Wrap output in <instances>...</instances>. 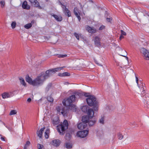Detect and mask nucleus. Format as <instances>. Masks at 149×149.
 Segmentation results:
<instances>
[{
    "mask_svg": "<svg viewBox=\"0 0 149 149\" xmlns=\"http://www.w3.org/2000/svg\"><path fill=\"white\" fill-rule=\"evenodd\" d=\"M56 71V68H54L47 70L45 73H41L40 75L33 80L32 85L34 86H38L42 84L53 73H55Z\"/></svg>",
    "mask_w": 149,
    "mask_h": 149,
    "instance_id": "obj_1",
    "label": "nucleus"
},
{
    "mask_svg": "<svg viewBox=\"0 0 149 149\" xmlns=\"http://www.w3.org/2000/svg\"><path fill=\"white\" fill-rule=\"evenodd\" d=\"M80 94L78 92L75 93L74 95H72L66 100H64L63 101V105L65 106H69V108L72 110H74L76 109V106L72 103L74 102L76 98V96H79Z\"/></svg>",
    "mask_w": 149,
    "mask_h": 149,
    "instance_id": "obj_2",
    "label": "nucleus"
},
{
    "mask_svg": "<svg viewBox=\"0 0 149 149\" xmlns=\"http://www.w3.org/2000/svg\"><path fill=\"white\" fill-rule=\"evenodd\" d=\"M87 104L90 106H93V109L95 111L98 110V102L96 98L94 95H90L89 97L86 99Z\"/></svg>",
    "mask_w": 149,
    "mask_h": 149,
    "instance_id": "obj_3",
    "label": "nucleus"
},
{
    "mask_svg": "<svg viewBox=\"0 0 149 149\" xmlns=\"http://www.w3.org/2000/svg\"><path fill=\"white\" fill-rule=\"evenodd\" d=\"M68 121L65 120L63 123L56 126L57 131L60 134L63 135L65 133V130L68 128Z\"/></svg>",
    "mask_w": 149,
    "mask_h": 149,
    "instance_id": "obj_4",
    "label": "nucleus"
},
{
    "mask_svg": "<svg viewBox=\"0 0 149 149\" xmlns=\"http://www.w3.org/2000/svg\"><path fill=\"white\" fill-rule=\"evenodd\" d=\"M140 52L143 54L145 57L144 58L146 60H149V51L146 49L144 48H141L140 49Z\"/></svg>",
    "mask_w": 149,
    "mask_h": 149,
    "instance_id": "obj_5",
    "label": "nucleus"
},
{
    "mask_svg": "<svg viewBox=\"0 0 149 149\" xmlns=\"http://www.w3.org/2000/svg\"><path fill=\"white\" fill-rule=\"evenodd\" d=\"M88 130H84L83 131H79L77 132V135L80 137L84 138L88 135Z\"/></svg>",
    "mask_w": 149,
    "mask_h": 149,
    "instance_id": "obj_6",
    "label": "nucleus"
},
{
    "mask_svg": "<svg viewBox=\"0 0 149 149\" xmlns=\"http://www.w3.org/2000/svg\"><path fill=\"white\" fill-rule=\"evenodd\" d=\"M93 40L94 41L95 46L99 47L101 46L102 44L100 42L101 39L98 36H95L93 37Z\"/></svg>",
    "mask_w": 149,
    "mask_h": 149,
    "instance_id": "obj_7",
    "label": "nucleus"
},
{
    "mask_svg": "<svg viewBox=\"0 0 149 149\" xmlns=\"http://www.w3.org/2000/svg\"><path fill=\"white\" fill-rule=\"evenodd\" d=\"M85 28L88 32L91 34L95 33L97 31V30L93 27H91L87 25L86 26Z\"/></svg>",
    "mask_w": 149,
    "mask_h": 149,
    "instance_id": "obj_8",
    "label": "nucleus"
},
{
    "mask_svg": "<svg viewBox=\"0 0 149 149\" xmlns=\"http://www.w3.org/2000/svg\"><path fill=\"white\" fill-rule=\"evenodd\" d=\"M73 13L77 17L79 21H80L81 19L80 17V13L77 7H75L74 8Z\"/></svg>",
    "mask_w": 149,
    "mask_h": 149,
    "instance_id": "obj_9",
    "label": "nucleus"
},
{
    "mask_svg": "<svg viewBox=\"0 0 149 149\" xmlns=\"http://www.w3.org/2000/svg\"><path fill=\"white\" fill-rule=\"evenodd\" d=\"M64 7V6H63ZM63 11L66 16H67L68 17H70L71 16V12L68 9L66 8V7H65V8L63 9Z\"/></svg>",
    "mask_w": 149,
    "mask_h": 149,
    "instance_id": "obj_10",
    "label": "nucleus"
},
{
    "mask_svg": "<svg viewBox=\"0 0 149 149\" xmlns=\"http://www.w3.org/2000/svg\"><path fill=\"white\" fill-rule=\"evenodd\" d=\"M87 126V124L85 123L81 122L77 125V127L79 130H83Z\"/></svg>",
    "mask_w": 149,
    "mask_h": 149,
    "instance_id": "obj_11",
    "label": "nucleus"
},
{
    "mask_svg": "<svg viewBox=\"0 0 149 149\" xmlns=\"http://www.w3.org/2000/svg\"><path fill=\"white\" fill-rule=\"evenodd\" d=\"M45 128V127L41 128L39 130H38L37 131L36 134L37 136L39 138H41L42 136V133Z\"/></svg>",
    "mask_w": 149,
    "mask_h": 149,
    "instance_id": "obj_12",
    "label": "nucleus"
},
{
    "mask_svg": "<svg viewBox=\"0 0 149 149\" xmlns=\"http://www.w3.org/2000/svg\"><path fill=\"white\" fill-rule=\"evenodd\" d=\"M94 112L92 109H90L87 111L88 116L90 118H92L93 117Z\"/></svg>",
    "mask_w": 149,
    "mask_h": 149,
    "instance_id": "obj_13",
    "label": "nucleus"
},
{
    "mask_svg": "<svg viewBox=\"0 0 149 149\" xmlns=\"http://www.w3.org/2000/svg\"><path fill=\"white\" fill-rule=\"evenodd\" d=\"M22 7L24 9L26 10H29L30 8V6L27 3L26 1H25L23 2Z\"/></svg>",
    "mask_w": 149,
    "mask_h": 149,
    "instance_id": "obj_14",
    "label": "nucleus"
},
{
    "mask_svg": "<svg viewBox=\"0 0 149 149\" xmlns=\"http://www.w3.org/2000/svg\"><path fill=\"white\" fill-rule=\"evenodd\" d=\"M91 119V118H89L88 116H84L82 117V121L83 123H86L88 122L89 119Z\"/></svg>",
    "mask_w": 149,
    "mask_h": 149,
    "instance_id": "obj_15",
    "label": "nucleus"
},
{
    "mask_svg": "<svg viewBox=\"0 0 149 149\" xmlns=\"http://www.w3.org/2000/svg\"><path fill=\"white\" fill-rule=\"evenodd\" d=\"M33 2L31 5L33 6L34 7L36 8H38L39 9H42V8L40 5L39 3L36 0V1Z\"/></svg>",
    "mask_w": 149,
    "mask_h": 149,
    "instance_id": "obj_16",
    "label": "nucleus"
},
{
    "mask_svg": "<svg viewBox=\"0 0 149 149\" xmlns=\"http://www.w3.org/2000/svg\"><path fill=\"white\" fill-rule=\"evenodd\" d=\"M69 110L66 109L65 108H63L61 112V113L64 116H67L68 115Z\"/></svg>",
    "mask_w": 149,
    "mask_h": 149,
    "instance_id": "obj_17",
    "label": "nucleus"
},
{
    "mask_svg": "<svg viewBox=\"0 0 149 149\" xmlns=\"http://www.w3.org/2000/svg\"><path fill=\"white\" fill-rule=\"evenodd\" d=\"M70 75V74L68 72H65L63 73H59L58 74V76L60 77L69 76Z\"/></svg>",
    "mask_w": 149,
    "mask_h": 149,
    "instance_id": "obj_18",
    "label": "nucleus"
},
{
    "mask_svg": "<svg viewBox=\"0 0 149 149\" xmlns=\"http://www.w3.org/2000/svg\"><path fill=\"white\" fill-rule=\"evenodd\" d=\"M26 80L30 84L32 85L33 80L32 79L30 78L29 75L27 76L26 77Z\"/></svg>",
    "mask_w": 149,
    "mask_h": 149,
    "instance_id": "obj_19",
    "label": "nucleus"
},
{
    "mask_svg": "<svg viewBox=\"0 0 149 149\" xmlns=\"http://www.w3.org/2000/svg\"><path fill=\"white\" fill-rule=\"evenodd\" d=\"M51 122L53 126L56 125V117L55 116H53L51 118Z\"/></svg>",
    "mask_w": 149,
    "mask_h": 149,
    "instance_id": "obj_20",
    "label": "nucleus"
},
{
    "mask_svg": "<svg viewBox=\"0 0 149 149\" xmlns=\"http://www.w3.org/2000/svg\"><path fill=\"white\" fill-rule=\"evenodd\" d=\"M96 122V120L93 118H91L89 119L88 122V124L89 126H92Z\"/></svg>",
    "mask_w": 149,
    "mask_h": 149,
    "instance_id": "obj_21",
    "label": "nucleus"
},
{
    "mask_svg": "<svg viewBox=\"0 0 149 149\" xmlns=\"http://www.w3.org/2000/svg\"><path fill=\"white\" fill-rule=\"evenodd\" d=\"M3 98L5 99L10 97V95L9 93H3L2 95Z\"/></svg>",
    "mask_w": 149,
    "mask_h": 149,
    "instance_id": "obj_22",
    "label": "nucleus"
},
{
    "mask_svg": "<svg viewBox=\"0 0 149 149\" xmlns=\"http://www.w3.org/2000/svg\"><path fill=\"white\" fill-rule=\"evenodd\" d=\"M50 133V130L49 129H47L45 131L44 133V136L45 138L48 139L49 138Z\"/></svg>",
    "mask_w": 149,
    "mask_h": 149,
    "instance_id": "obj_23",
    "label": "nucleus"
},
{
    "mask_svg": "<svg viewBox=\"0 0 149 149\" xmlns=\"http://www.w3.org/2000/svg\"><path fill=\"white\" fill-rule=\"evenodd\" d=\"M19 79L20 80L21 84L24 86H26V83L25 82L24 80L22 77H19Z\"/></svg>",
    "mask_w": 149,
    "mask_h": 149,
    "instance_id": "obj_24",
    "label": "nucleus"
},
{
    "mask_svg": "<svg viewBox=\"0 0 149 149\" xmlns=\"http://www.w3.org/2000/svg\"><path fill=\"white\" fill-rule=\"evenodd\" d=\"M72 144L68 142L65 143V147L68 149H71L72 148Z\"/></svg>",
    "mask_w": 149,
    "mask_h": 149,
    "instance_id": "obj_25",
    "label": "nucleus"
},
{
    "mask_svg": "<svg viewBox=\"0 0 149 149\" xmlns=\"http://www.w3.org/2000/svg\"><path fill=\"white\" fill-rule=\"evenodd\" d=\"M88 109V107L86 106H83L81 108V110L84 112H86Z\"/></svg>",
    "mask_w": 149,
    "mask_h": 149,
    "instance_id": "obj_26",
    "label": "nucleus"
},
{
    "mask_svg": "<svg viewBox=\"0 0 149 149\" xmlns=\"http://www.w3.org/2000/svg\"><path fill=\"white\" fill-rule=\"evenodd\" d=\"M62 17L61 15H56V21L61 22L62 20Z\"/></svg>",
    "mask_w": 149,
    "mask_h": 149,
    "instance_id": "obj_27",
    "label": "nucleus"
},
{
    "mask_svg": "<svg viewBox=\"0 0 149 149\" xmlns=\"http://www.w3.org/2000/svg\"><path fill=\"white\" fill-rule=\"evenodd\" d=\"M32 26V24L31 23H29L25 25L24 26V27L26 29H29L31 28Z\"/></svg>",
    "mask_w": 149,
    "mask_h": 149,
    "instance_id": "obj_28",
    "label": "nucleus"
},
{
    "mask_svg": "<svg viewBox=\"0 0 149 149\" xmlns=\"http://www.w3.org/2000/svg\"><path fill=\"white\" fill-rule=\"evenodd\" d=\"M74 36L76 37V38L78 40H79V36H80L81 35V34H78L76 33H74Z\"/></svg>",
    "mask_w": 149,
    "mask_h": 149,
    "instance_id": "obj_29",
    "label": "nucleus"
},
{
    "mask_svg": "<svg viewBox=\"0 0 149 149\" xmlns=\"http://www.w3.org/2000/svg\"><path fill=\"white\" fill-rule=\"evenodd\" d=\"M71 136V135L70 134L67 133L66 134L65 139L67 140H70Z\"/></svg>",
    "mask_w": 149,
    "mask_h": 149,
    "instance_id": "obj_30",
    "label": "nucleus"
},
{
    "mask_svg": "<svg viewBox=\"0 0 149 149\" xmlns=\"http://www.w3.org/2000/svg\"><path fill=\"white\" fill-rule=\"evenodd\" d=\"M0 4L2 8H3L5 5V3L4 0H2L0 1Z\"/></svg>",
    "mask_w": 149,
    "mask_h": 149,
    "instance_id": "obj_31",
    "label": "nucleus"
},
{
    "mask_svg": "<svg viewBox=\"0 0 149 149\" xmlns=\"http://www.w3.org/2000/svg\"><path fill=\"white\" fill-rule=\"evenodd\" d=\"M17 113V112L16 110H12L10 111L9 115L11 116L15 115Z\"/></svg>",
    "mask_w": 149,
    "mask_h": 149,
    "instance_id": "obj_32",
    "label": "nucleus"
},
{
    "mask_svg": "<svg viewBox=\"0 0 149 149\" xmlns=\"http://www.w3.org/2000/svg\"><path fill=\"white\" fill-rule=\"evenodd\" d=\"M37 147L38 149H43L44 147L43 145L39 143H38L37 144Z\"/></svg>",
    "mask_w": 149,
    "mask_h": 149,
    "instance_id": "obj_33",
    "label": "nucleus"
},
{
    "mask_svg": "<svg viewBox=\"0 0 149 149\" xmlns=\"http://www.w3.org/2000/svg\"><path fill=\"white\" fill-rule=\"evenodd\" d=\"M118 137L120 140H121L123 138V136L121 133H119L118 134Z\"/></svg>",
    "mask_w": 149,
    "mask_h": 149,
    "instance_id": "obj_34",
    "label": "nucleus"
},
{
    "mask_svg": "<svg viewBox=\"0 0 149 149\" xmlns=\"http://www.w3.org/2000/svg\"><path fill=\"white\" fill-rule=\"evenodd\" d=\"M16 22L15 21L13 22L11 24V26L12 29H14L16 26Z\"/></svg>",
    "mask_w": 149,
    "mask_h": 149,
    "instance_id": "obj_35",
    "label": "nucleus"
},
{
    "mask_svg": "<svg viewBox=\"0 0 149 149\" xmlns=\"http://www.w3.org/2000/svg\"><path fill=\"white\" fill-rule=\"evenodd\" d=\"M67 56V55L66 54H65L64 55L56 54V56L58 58H64Z\"/></svg>",
    "mask_w": 149,
    "mask_h": 149,
    "instance_id": "obj_36",
    "label": "nucleus"
},
{
    "mask_svg": "<svg viewBox=\"0 0 149 149\" xmlns=\"http://www.w3.org/2000/svg\"><path fill=\"white\" fill-rule=\"evenodd\" d=\"M47 100L50 102H52L53 101V99L51 96H49L47 97Z\"/></svg>",
    "mask_w": 149,
    "mask_h": 149,
    "instance_id": "obj_37",
    "label": "nucleus"
},
{
    "mask_svg": "<svg viewBox=\"0 0 149 149\" xmlns=\"http://www.w3.org/2000/svg\"><path fill=\"white\" fill-rule=\"evenodd\" d=\"M99 122L101 124H104V117H102L99 120Z\"/></svg>",
    "mask_w": 149,
    "mask_h": 149,
    "instance_id": "obj_38",
    "label": "nucleus"
},
{
    "mask_svg": "<svg viewBox=\"0 0 149 149\" xmlns=\"http://www.w3.org/2000/svg\"><path fill=\"white\" fill-rule=\"evenodd\" d=\"M30 145V142L29 141H26L25 144L24 146V148H27V147L29 146V145Z\"/></svg>",
    "mask_w": 149,
    "mask_h": 149,
    "instance_id": "obj_39",
    "label": "nucleus"
},
{
    "mask_svg": "<svg viewBox=\"0 0 149 149\" xmlns=\"http://www.w3.org/2000/svg\"><path fill=\"white\" fill-rule=\"evenodd\" d=\"M51 145L54 146H56V140H53L50 143Z\"/></svg>",
    "mask_w": 149,
    "mask_h": 149,
    "instance_id": "obj_40",
    "label": "nucleus"
},
{
    "mask_svg": "<svg viewBox=\"0 0 149 149\" xmlns=\"http://www.w3.org/2000/svg\"><path fill=\"white\" fill-rule=\"evenodd\" d=\"M105 29V26L104 25H102L99 28V30L101 31V30H102L103 29Z\"/></svg>",
    "mask_w": 149,
    "mask_h": 149,
    "instance_id": "obj_41",
    "label": "nucleus"
},
{
    "mask_svg": "<svg viewBox=\"0 0 149 149\" xmlns=\"http://www.w3.org/2000/svg\"><path fill=\"white\" fill-rule=\"evenodd\" d=\"M121 31V34L122 35L124 36H126V33L123 30H121L120 31Z\"/></svg>",
    "mask_w": 149,
    "mask_h": 149,
    "instance_id": "obj_42",
    "label": "nucleus"
},
{
    "mask_svg": "<svg viewBox=\"0 0 149 149\" xmlns=\"http://www.w3.org/2000/svg\"><path fill=\"white\" fill-rule=\"evenodd\" d=\"M61 141L58 139H56V147L58 146L61 143Z\"/></svg>",
    "mask_w": 149,
    "mask_h": 149,
    "instance_id": "obj_43",
    "label": "nucleus"
},
{
    "mask_svg": "<svg viewBox=\"0 0 149 149\" xmlns=\"http://www.w3.org/2000/svg\"><path fill=\"white\" fill-rule=\"evenodd\" d=\"M58 3H59V4L60 5H61V8H62V9L63 8H65V7H63V6H64V7H66V6H65L64 5H63L61 3V2H60V1H59L58 2Z\"/></svg>",
    "mask_w": 149,
    "mask_h": 149,
    "instance_id": "obj_44",
    "label": "nucleus"
},
{
    "mask_svg": "<svg viewBox=\"0 0 149 149\" xmlns=\"http://www.w3.org/2000/svg\"><path fill=\"white\" fill-rule=\"evenodd\" d=\"M64 67H65L56 68V72L61 70Z\"/></svg>",
    "mask_w": 149,
    "mask_h": 149,
    "instance_id": "obj_45",
    "label": "nucleus"
},
{
    "mask_svg": "<svg viewBox=\"0 0 149 149\" xmlns=\"http://www.w3.org/2000/svg\"><path fill=\"white\" fill-rule=\"evenodd\" d=\"M112 20V18H107V20L108 22H110Z\"/></svg>",
    "mask_w": 149,
    "mask_h": 149,
    "instance_id": "obj_46",
    "label": "nucleus"
},
{
    "mask_svg": "<svg viewBox=\"0 0 149 149\" xmlns=\"http://www.w3.org/2000/svg\"><path fill=\"white\" fill-rule=\"evenodd\" d=\"M29 1L31 3V5L33 3V2H35L34 1H36V0H29Z\"/></svg>",
    "mask_w": 149,
    "mask_h": 149,
    "instance_id": "obj_47",
    "label": "nucleus"
},
{
    "mask_svg": "<svg viewBox=\"0 0 149 149\" xmlns=\"http://www.w3.org/2000/svg\"><path fill=\"white\" fill-rule=\"evenodd\" d=\"M84 95L85 97H89L90 95H89V93H86L84 94Z\"/></svg>",
    "mask_w": 149,
    "mask_h": 149,
    "instance_id": "obj_48",
    "label": "nucleus"
},
{
    "mask_svg": "<svg viewBox=\"0 0 149 149\" xmlns=\"http://www.w3.org/2000/svg\"><path fill=\"white\" fill-rule=\"evenodd\" d=\"M5 137H4L1 136L0 138V139L2 141H5Z\"/></svg>",
    "mask_w": 149,
    "mask_h": 149,
    "instance_id": "obj_49",
    "label": "nucleus"
},
{
    "mask_svg": "<svg viewBox=\"0 0 149 149\" xmlns=\"http://www.w3.org/2000/svg\"><path fill=\"white\" fill-rule=\"evenodd\" d=\"M136 81L137 84H138V81L139 79L136 76Z\"/></svg>",
    "mask_w": 149,
    "mask_h": 149,
    "instance_id": "obj_50",
    "label": "nucleus"
},
{
    "mask_svg": "<svg viewBox=\"0 0 149 149\" xmlns=\"http://www.w3.org/2000/svg\"><path fill=\"white\" fill-rule=\"evenodd\" d=\"M124 38V37L123 36V35L121 34V35L119 38V39L120 40H121L123 38Z\"/></svg>",
    "mask_w": 149,
    "mask_h": 149,
    "instance_id": "obj_51",
    "label": "nucleus"
},
{
    "mask_svg": "<svg viewBox=\"0 0 149 149\" xmlns=\"http://www.w3.org/2000/svg\"><path fill=\"white\" fill-rule=\"evenodd\" d=\"M31 98H29L27 99V101L28 102H31Z\"/></svg>",
    "mask_w": 149,
    "mask_h": 149,
    "instance_id": "obj_52",
    "label": "nucleus"
},
{
    "mask_svg": "<svg viewBox=\"0 0 149 149\" xmlns=\"http://www.w3.org/2000/svg\"><path fill=\"white\" fill-rule=\"evenodd\" d=\"M94 61L96 64H97V65H100L98 63V61L97 60H95Z\"/></svg>",
    "mask_w": 149,
    "mask_h": 149,
    "instance_id": "obj_53",
    "label": "nucleus"
},
{
    "mask_svg": "<svg viewBox=\"0 0 149 149\" xmlns=\"http://www.w3.org/2000/svg\"><path fill=\"white\" fill-rule=\"evenodd\" d=\"M116 65L118 66H119V63L118 62H116Z\"/></svg>",
    "mask_w": 149,
    "mask_h": 149,
    "instance_id": "obj_54",
    "label": "nucleus"
},
{
    "mask_svg": "<svg viewBox=\"0 0 149 149\" xmlns=\"http://www.w3.org/2000/svg\"><path fill=\"white\" fill-rule=\"evenodd\" d=\"M66 107H67V108H68V109H69V106H66ZM70 109L71 110H72V109ZM73 110V111H74V110H73H73ZM74 111H76V110H75H75H74Z\"/></svg>",
    "mask_w": 149,
    "mask_h": 149,
    "instance_id": "obj_55",
    "label": "nucleus"
},
{
    "mask_svg": "<svg viewBox=\"0 0 149 149\" xmlns=\"http://www.w3.org/2000/svg\"><path fill=\"white\" fill-rule=\"evenodd\" d=\"M34 22V21H32L31 22V23H32V24H33Z\"/></svg>",
    "mask_w": 149,
    "mask_h": 149,
    "instance_id": "obj_56",
    "label": "nucleus"
},
{
    "mask_svg": "<svg viewBox=\"0 0 149 149\" xmlns=\"http://www.w3.org/2000/svg\"><path fill=\"white\" fill-rule=\"evenodd\" d=\"M53 16L55 19H56V15H54Z\"/></svg>",
    "mask_w": 149,
    "mask_h": 149,
    "instance_id": "obj_57",
    "label": "nucleus"
},
{
    "mask_svg": "<svg viewBox=\"0 0 149 149\" xmlns=\"http://www.w3.org/2000/svg\"><path fill=\"white\" fill-rule=\"evenodd\" d=\"M24 149H27V148H26V147H25V148L24 147Z\"/></svg>",
    "mask_w": 149,
    "mask_h": 149,
    "instance_id": "obj_58",
    "label": "nucleus"
},
{
    "mask_svg": "<svg viewBox=\"0 0 149 149\" xmlns=\"http://www.w3.org/2000/svg\"><path fill=\"white\" fill-rule=\"evenodd\" d=\"M3 125H5V123H4L3 122Z\"/></svg>",
    "mask_w": 149,
    "mask_h": 149,
    "instance_id": "obj_59",
    "label": "nucleus"
},
{
    "mask_svg": "<svg viewBox=\"0 0 149 149\" xmlns=\"http://www.w3.org/2000/svg\"><path fill=\"white\" fill-rule=\"evenodd\" d=\"M121 56H124V57L125 56H124V55H121Z\"/></svg>",
    "mask_w": 149,
    "mask_h": 149,
    "instance_id": "obj_60",
    "label": "nucleus"
},
{
    "mask_svg": "<svg viewBox=\"0 0 149 149\" xmlns=\"http://www.w3.org/2000/svg\"><path fill=\"white\" fill-rule=\"evenodd\" d=\"M124 52H126V54H127V52H126V51H124Z\"/></svg>",
    "mask_w": 149,
    "mask_h": 149,
    "instance_id": "obj_61",
    "label": "nucleus"
},
{
    "mask_svg": "<svg viewBox=\"0 0 149 149\" xmlns=\"http://www.w3.org/2000/svg\"><path fill=\"white\" fill-rule=\"evenodd\" d=\"M46 1H48L49 0H45Z\"/></svg>",
    "mask_w": 149,
    "mask_h": 149,
    "instance_id": "obj_62",
    "label": "nucleus"
},
{
    "mask_svg": "<svg viewBox=\"0 0 149 149\" xmlns=\"http://www.w3.org/2000/svg\"><path fill=\"white\" fill-rule=\"evenodd\" d=\"M147 15H148V16H149V14H148V13H147Z\"/></svg>",
    "mask_w": 149,
    "mask_h": 149,
    "instance_id": "obj_63",
    "label": "nucleus"
},
{
    "mask_svg": "<svg viewBox=\"0 0 149 149\" xmlns=\"http://www.w3.org/2000/svg\"><path fill=\"white\" fill-rule=\"evenodd\" d=\"M120 68H122V67H120Z\"/></svg>",
    "mask_w": 149,
    "mask_h": 149,
    "instance_id": "obj_64",
    "label": "nucleus"
}]
</instances>
